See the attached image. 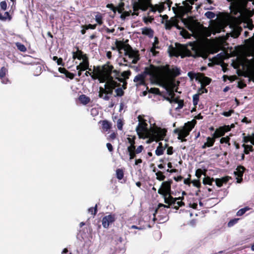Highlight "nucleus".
<instances>
[{
	"mask_svg": "<svg viewBox=\"0 0 254 254\" xmlns=\"http://www.w3.org/2000/svg\"><path fill=\"white\" fill-rule=\"evenodd\" d=\"M191 49L189 50L186 46L179 44V46L177 48L170 46L169 48V53L171 57H179L182 58L185 57H192L193 58L202 57L206 59L208 56V53L207 51L202 48H201L195 44H190Z\"/></svg>",
	"mask_w": 254,
	"mask_h": 254,
	"instance_id": "obj_1",
	"label": "nucleus"
},
{
	"mask_svg": "<svg viewBox=\"0 0 254 254\" xmlns=\"http://www.w3.org/2000/svg\"><path fill=\"white\" fill-rule=\"evenodd\" d=\"M145 73L153 77L158 74L162 78L174 85L175 78L181 74V70L176 66L171 69L169 64L161 66L150 64L149 67H145Z\"/></svg>",
	"mask_w": 254,
	"mask_h": 254,
	"instance_id": "obj_2",
	"label": "nucleus"
},
{
	"mask_svg": "<svg viewBox=\"0 0 254 254\" xmlns=\"http://www.w3.org/2000/svg\"><path fill=\"white\" fill-rule=\"evenodd\" d=\"M119 73L120 70L115 69L111 63L108 61L106 63L105 67L104 68L103 74L100 83L107 81L114 89L116 87L119 88L121 85L115 80H117L116 77H117Z\"/></svg>",
	"mask_w": 254,
	"mask_h": 254,
	"instance_id": "obj_3",
	"label": "nucleus"
},
{
	"mask_svg": "<svg viewBox=\"0 0 254 254\" xmlns=\"http://www.w3.org/2000/svg\"><path fill=\"white\" fill-rule=\"evenodd\" d=\"M128 41V40L126 41V44L123 50L125 51V55L126 56H127L129 59L132 60L131 62H129V63L133 64H136L140 60L139 51L133 50L132 48L127 43ZM123 59L124 62L128 63L125 58H124Z\"/></svg>",
	"mask_w": 254,
	"mask_h": 254,
	"instance_id": "obj_4",
	"label": "nucleus"
},
{
	"mask_svg": "<svg viewBox=\"0 0 254 254\" xmlns=\"http://www.w3.org/2000/svg\"><path fill=\"white\" fill-rule=\"evenodd\" d=\"M135 139L136 137L133 136L131 137H127V140L130 145L127 148V151L129 154V159L131 160L136 157V155L141 153L144 149L143 145H141L138 146L136 148L135 147Z\"/></svg>",
	"mask_w": 254,
	"mask_h": 254,
	"instance_id": "obj_5",
	"label": "nucleus"
},
{
	"mask_svg": "<svg viewBox=\"0 0 254 254\" xmlns=\"http://www.w3.org/2000/svg\"><path fill=\"white\" fill-rule=\"evenodd\" d=\"M164 198V202L168 205L159 203L158 205V207L155 209V212L153 213V221H155L157 219L156 218V215L163 210L164 208H172V206L176 204V201H177V199L175 197H173L171 195V193H169L168 195H162Z\"/></svg>",
	"mask_w": 254,
	"mask_h": 254,
	"instance_id": "obj_6",
	"label": "nucleus"
},
{
	"mask_svg": "<svg viewBox=\"0 0 254 254\" xmlns=\"http://www.w3.org/2000/svg\"><path fill=\"white\" fill-rule=\"evenodd\" d=\"M164 198V202L168 205L159 203L158 205V207L155 209V212L153 213V221H155L157 219L156 218V215L163 210L164 208H172V206L176 204V201H177V199L175 197H173L171 195V193H169L168 195H162Z\"/></svg>",
	"mask_w": 254,
	"mask_h": 254,
	"instance_id": "obj_7",
	"label": "nucleus"
},
{
	"mask_svg": "<svg viewBox=\"0 0 254 254\" xmlns=\"http://www.w3.org/2000/svg\"><path fill=\"white\" fill-rule=\"evenodd\" d=\"M150 132L152 134V137L150 139V141H148V143L155 140L156 141L163 140L166 135L167 130L166 128H162L160 127L155 126L150 128Z\"/></svg>",
	"mask_w": 254,
	"mask_h": 254,
	"instance_id": "obj_8",
	"label": "nucleus"
},
{
	"mask_svg": "<svg viewBox=\"0 0 254 254\" xmlns=\"http://www.w3.org/2000/svg\"><path fill=\"white\" fill-rule=\"evenodd\" d=\"M196 121L194 120L185 123L184 126L181 127L180 134H179L178 139L181 140L182 142L186 141L187 139L185 138L190 134V132L194 127Z\"/></svg>",
	"mask_w": 254,
	"mask_h": 254,
	"instance_id": "obj_9",
	"label": "nucleus"
},
{
	"mask_svg": "<svg viewBox=\"0 0 254 254\" xmlns=\"http://www.w3.org/2000/svg\"><path fill=\"white\" fill-rule=\"evenodd\" d=\"M150 6H152L151 0H138L137 1H135L133 3V12L132 15L137 16L139 14L138 11L139 9L144 11L147 10Z\"/></svg>",
	"mask_w": 254,
	"mask_h": 254,
	"instance_id": "obj_10",
	"label": "nucleus"
},
{
	"mask_svg": "<svg viewBox=\"0 0 254 254\" xmlns=\"http://www.w3.org/2000/svg\"><path fill=\"white\" fill-rule=\"evenodd\" d=\"M106 66V64L102 65V66H94L93 72H91L89 71H86L84 75L86 76H91L92 79L93 80L98 79L100 82L101 78H102L104 68Z\"/></svg>",
	"mask_w": 254,
	"mask_h": 254,
	"instance_id": "obj_11",
	"label": "nucleus"
},
{
	"mask_svg": "<svg viewBox=\"0 0 254 254\" xmlns=\"http://www.w3.org/2000/svg\"><path fill=\"white\" fill-rule=\"evenodd\" d=\"M172 184L173 181L171 179L163 182L160 188L158 190V193L162 195H168V194L171 193V185Z\"/></svg>",
	"mask_w": 254,
	"mask_h": 254,
	"instance_id": "obj_12",
	"label": "nucleus"
},
{
	"mask_svg": "<svg viewBox=\"0 0 254 254\" xmlns=\"http://www.w3.org/2000/svg\"><path fill=\"white\" fill-rule=\"evenodd\" d=\"M186 27L192 33L197 31L200 27V23L193 18H189L185 22Z\"/></svg>",
	"mask_w": 254,
	"mask_h": 254,
	"instance_id": "obj_13",
	"label": "nucleus"
},
{
	"mask_svg": "<svg viewBox=\"0 0 254 254\" xmlns=\"http://www.w3.org/2000/svg\"><path fill=\"white\" fill-rule=\"evenodd\" d=\"M246 6L243 5L242 2L239 0H234L231 2V11L234 14L236 15L238 13H242L244 8Z\"/></svg>",
	"mask_w": 254,
	"mask_h": 254,
	"instance_id": "obj_14",
	"label": "nucleus"
},
{
	"mask_svg": "<svg viewBox=\"0 0 254 254\" xmlns=\"http://www.w3.org/2000/svg\"><path fill=\"white\" fill-rule=\"evenodd\" d=\"M139 123L138 126L136 127V130L138 134L143 132L147 131V124L146 123V120L142 119L140 115L138 117Z\"/></svg>",
	"mask_w": 254,
	"mask_h": 254,
	"instance_id": "obj_15",
	"label": "nucleus"
},
{
	"mask_svg": "<svg viewBox=\"0 0 254 254\" xmlns=\"http://www.w3.org/2000/svg\"><path fill=\"white\" fill-rule=\"evenodd\" d=\"M246 168L242 165L237 166L236 171L234 172V175L236 176L237 183L240 184L243 182V176Z\"/></svg>",
	"mask_w": 254,
	"mask_h": 254,
	"instance_id": "obj_16",
	"label": "nucleus"
},
{
	"mask_svg": "<svg viewBox=\"0 0 254 254\" xmlns=\"http://www.w3.org/2000/svg\"><path fill=\"white\" fill-rule=\"evenodd\" d=\"M115 221V215L114 214H110L104 216L102 219V225L104 228H108L110 224H112Z\"/></svg>",
	"mask_w": 254,
	"mask_h": 254,
	"instance_id": "obj_17",
	"label": "nucleus"
},
{
	"mask_svg": "<svg viewBox=\"0 0 254 254\" xmlns=\"http://www.w3.org/2000/svg\"><path fill=\"white\" fill-rule=\"evenodd\" d=\"M131 74L130 70L124 71L121 72L120 71L119 75L116 77V79L119 82H123L124 80H127L129 78Z\"/></svg>",
	"mask_w": 254,
	"mask_h": 254,
	"instance_id": "obj_18",
	"label": "nucleus"
},
{
	"mask_svg": "<svg viewBox=\"0 0 254 254\" xmlns=\"http://www.w3.org/2000/svg\"><path fill=\"white\" fill-rule=\"evenodd\" d=\"M82 62L80 63L79 65L76 66V69L85 71L89 69V62L88 58L87 56H85Z\"/></svg>",
	"mask_w": 254,
	"mask_h": 254,
	"instance_id": "obj_19",
	"label": "nucleus"
},
{
	"mask_svg": "<svg viewBox=\"0 0 254 254\" xmlns=\"http://www.w3.org/2000/svg\"><path fill=\"white\" fill-rule=\"evenodd\" d=\"M146 75L147 74L145 73V71L143 73L137 75L134 78V82L137 83V85H146V84L145 80Z\"/></svg>",
	"mask_w": 254,
	"mask_h": 254,
	"instance_id": "obj_20",
	"label": "nucleus"
},
{
	"mask_svg": "<svg viewBox=\"0 0 254 254\" xmlns=\"http://www.w3.org/2000/svg\"><path fill=\"white\" fill-rule=\"evenodd\" d=\"M7 72L8 70L5 66H2L0 68V79H1L2 82L4 84H6L9 82L8 79L5 77V75Z\"/></svg>",
	"mask_w": 254,
	"mask_h": 254,
	"instance_id": "obj_21",
	"label": "nucleus"
},
{
	"mask_svg": "<svg viewBox=\"0 0 254 254\" xmlns=\"http://www.w3.org/2000/svg\"><path fill=\"white\" fill-rule=\"evenodd\" d=\"M77 51L76 52H72V58L75 60L77 59L78 60L84 59V57L87 56L86 54H83V52L79 49L78 47H76Z\"/></svg>",
	"mask_w": 254,
	"mask_h": 254,
	"instance_id": "obj_22",
	"label": "nucleus"
},
{
	"mask_svg": "<svg viewBox=\"0 0 254 254\" xmlns=\"http://www.w3.org/2000/svg\"><path fill=\"white\" fill-rule=\"evenodd\" d=\"M125 44L126 41L124 42L116 40L115 42L116 46H112L111 49L113 51L118 50L120 53L121 50H124Z\"/></svg>",
	"mask_w": 254,
	"mask_h": 254,
	"instance_id": "obj_23",
	"label": "nucleus"
},
{
	"mask_svg": "<svg viewBox=\"0 0 254 254\" xmlns=\"http://www.w3.org/2000/svg\"><path fill=\"white\" fill-rule=\"evenodd\" d=\"M199 75L201 78V86L205 87L206 85H208L210 83L211 81V78L204 76V74L202 73H199Z\"/></svg>",
	"mask_w": 254,
	"mask_h": 254,
	"instance_id": "obj_24",
	"label": "nucleus"
},
{
	"mask_svg": "<svg viewBox=\"0 0 254 254\" xmlns=\"http://www.w3.org/2000/svg\"><path fill=\"white\" fill-rule=\"evenodd\" d=\"M168 144H166L165 146H163L162 142H159L156 150H155V154L157 156H160L164 153V150L167 147Z\"/></svg>",
	"mask_w": 254,
	"mask_h": 254,
	"instance_id": "obj_25",
	"label": "nucleus"
},
{
	"mask_svg": "<svg viewBox=\"0 0 254 254\" xmlns=\"http://www.w3.org/2000/svg\"><path fill=\"white\" fill-rule=\"evenodd\" d=\"M142 34L148 36L149 38H152L154 34V31L150 28L144 27L142 29Z\"/></svg>",
	"mask_w": 254,
	"mask_h": 254,
	"instance_id": "obj_26",
	"label": "nucleus"
},
{
	"mask_svg": "<svg viewBox=\"0 0 254 254\" xmlns=\"http://www.w3.org/2000/svg\"><path fill=\"white\" fill-rule=\"evenodd\" d=\"M224 134L225 133L224 132L223 129L222 127H220L216 129L214 133L212 134V136L215 139H216L220 137L223 136V135H224Z\"/></svg>",
	"mask_w": 254,
	"mask_h": 254,
	"instance_id": "obj_27",
	"label": "nucleus"
},
{
	"mask_svg": "<svg viewBox=\"0 0 254 254\" xmlns=\"http://www.w3.org/2000/svg\"><path fill=\"white\" fill-rule=\"evenodd\" d=\"M100 123H101L102 128L105 131H108L112 127L111 124L107 120L101 121Z\"/></svg>",
	"mask_w": 254,
	"mask_h": 254,
	"instance_id": "obj_28",
	"label": "nucleus"
},
{
	"mask_svg": "<svg viewBox=\"0 0 254 254\" xmlns=\"http://www.w3.org/2000/svg\"><path fill=\"white\" fill-rule=\"evenodd\" d=\"M79 101L83 105H86L90 102V99L84 94H82L78 98Z\"/></svg>",
	"mask_w": 254,
	"mask_h": 254,
	"instance_id": "obj_29",
	"label": "nucleus"
},
{
	"mask_svg": "<svg viewBox=\"0 0 254 254\" xmlns=\"http://www.w3.org/2000/svg\"><path fill=\"white\" fill-rule=\"evenodd\" d=\"M12 19V16L10 14L9 12H5L4 14L2 15V13L0 12V20L1 21H6L8 20V21H10Z\"/></svg>",
	"mask_w": 254,
	"mask_h": 254,
	"instance_id": "obj_30",
	"label": "nucleus"
},
{
	"mask_svg": "<svg viewBox=\"0 0 254 254\" xmlns=\"http://www.w3.org/2000/svg\"><path fill=\"white\" fill-rule=\"evenodd\" d=\"M105 89H106V94H112L113 90L114 88L109 84L107 81H106V83L104 85Z\"/></svg>",
	"mask_w": 254,
	"mask_h": 254,
	"instance_id": "obj_31",
	"label": "nucleus"
},
{
	"mask_svg": "<svg viewBox=\"0 0 254 254\" xmlns=\"http://www.w3.org/2000/svg\"><path fill=\"white\" fill-rule=\"evenodd\" d=\"M214 181L213 178H210V177L206 176L203 179V184L204 185H212V183Z\"/></svg>",
	"mask_w": 254,
	"mask_h": 254,
	"instance_id": "obj_32",
	"label": "nucleus"
},
{
	"mask_svg": "<svg viewBox=\"0 0 254 254\" xmlns=\"http://www.w3.org/2000/svg\"><path fill=\"white\" fill-rule=\"evenodd\" d=\"M156 179L159 181H164L166 178L163 173L161 171H158L156 173Z\"/></svg>",
	"mask_w": 254,
	"mask_h": 254,
	"instance_id": "obj_33",
	"label": "nucleus"
},
{
	"mask_svg": "<svg viewBox=\"0 0 254 254\" xmlns=\"http://www.w3.org/2000/svg\"><path fill=\"white\" fill-rule=\"evenodd\" d=\"M215 139H215L213 136L212 137H207V142H206L205 143L206 144H207L208 147H211L214 145V143L215 141Z\"/></svg>",
	"mask_w": 254,
	"mask_h": 254,
	"instance_id": "obj_34",
	"label": "nucleus"
},
{
	"mask_svg": "<svg viewBox=\"0 0 254 254\" xmlns=\"http://www.w3.org/2000/svg\"><path fill=\"white\" fill-rule=\"evenodd\" d=\"M115 91L116 94L114 96L115 97H122L124 96L125 94V92L124 91L123 89L120 87L116 89Z\"/></svg>",
	"mask_w": 254,
	"mask_h": 254,
	"instance_id": "obj_35",
	"label": "nucleus"
},
{
	"mask_svg": "<svg viewBox=\"0 0 254 254\" xmlns=\"http://www.w3.org/2000/svg\"><path fill=\"white\" fill-rule=\"evenodd\" d=\"M116 176L119 180H122L124 176L123 170L121 169H117L116 170Z\"/></svg>",
	"mask_w": 254,
	"mask_h": 254,
	"instance_id": "obj_36",
	"label": "nucleus"
},
{
	"mask_svg": "<svg viewBox=\"0 0 254 254\" xmlns=\"http://www.w3.org/2000/svg\"><path fill=\"white\" fill-rule=\"evenodd\" d=\"M175 26V21H171L170 20H167L165 23V28L167 30H170L172 27Z\"/></svg>",
	"mask_w": 254,
	"mask_h": 254,
	"instance_id": "obj_37",
	"label": "nucleus"
},
{
	"mask_svg": "<svg viewBox=\"0 0 254 254\" xmlns=\"http://www.w3.org/2000/svg\"><path fill=\"white\" fill-rule=\"evenodd\" d=\"M185 205V203L182 201H176V204L172 206V208L176 210H178L180 207Z\"/></svg>",
	"mask_w": 254,
	"mask_h": 254,
	"instance_id": "obj_38",
	"label": "nucleus"
},
{
	"mask_svg": "<svg viewBox=\"0 0 254 254\" xmlns=\"http://www.w3.org/2000/svg\"><path fill=\"white\" fill-rule=\"evenodd\" d=\"M230 138L229 137V136H227L226 137H222L220 139V142L221 144L225 143L226 144H228V145H230Z\"/></svg>",
	"mask_w": 254,
	"mask_h": 254,
	"instance_id": "obj_39",
	"label": "nucleus"
},
{
	"mask_svg": "<svg viewBox=\"0 0 254 254\" xmlns=\"http://www.w3.org/2000/svg\"><path fill=\"white\" fill-rule=\"evenodd\" d=\"M16 46L17 49L21 52H24L26 51V48L25 46L20 43H16Z\"/></svg>",
	"mask_w": 254,
	"mask_h": 254,
	"instance_id": "obj_40",
	"label": "nucleus"
},
{
	"mask_svg": "<svg viewBox=\"0 0 254 254\" xmlns=\"http://www.w3.org/2000/svg\"><path fill=\"white\" fill-rule=\"evenodd\" d=\"M131 13V10L126 11L124 12L123 11V12L121 13L120 17L122 20H124L127 17L129 16L130 15Z\"/></svg>",
	"mask_w": 254,
	"mask_h": 254,
	"instance_id": "obj_41",
	"label": "nucleus"
},
{
	"mask_svg": "<svg viewBox=\"0 0 254 254\" xmlns=\"http://www.w3.org/2000/svg\"><path fill=\"white\" fill-rule=\"evenodd\" d=\"M199 95L198 93L193 95L192 101L194 106H196V105L198 104V102L199 101Z\"/></svg>",
	"mask_w": 254,
	"mask_h": 254,
	"instance_id": "obj_42",
	"label": "nucleus"
},
{
	"mask_svg": "<svg viewBox=\"0 0 254 254\" xmlns=\"http://www.w3.org/2000/svg\"><path fill=\"white\" fill-rule=\"evenodd\" d=\"M95 20L99 25L103 24V17L101 14H97L95 16Z\"/></svg>",
	"mask_w": 254,
	"mask_h": 254,
	"instance_id": "obj_43",
	"label": "nucleus"
},
{
	"mask_svg": "<svg viewBox=\"0 0 254 254\" xmlns=\"http://www.w3.org/2000/svg\"><path fill=\"white\" fill-rule=\"evenodd\" d=\"M250 209V208L248 207H246L245 208H242V209H240L238 211V212H237V216H242L243 215V214H244L245 213V212L247 211V210H249Z\"/></svg>",
	"mask_w": 254,
	"mask_h": 254,
	"instance_id": "obj_44",
	"label": "nucleus"
},
{
	"mask_svg": "<svg viewBox=\"0 0 254 254\" xmlns=\"http://www.w3.org/2000/svg\"><path fill=\"white\" fill-rule=\"evenodd\" d=\"M88 212L95 216L97 213V204L94 207H90L88 209Z\"/></svg>",
	"mask_w": 254,
	"mask_h": 254,
	"instance_id": "obj_45",
	"label": "nucleus"
},
{
	"mask_svg": "<svg viewBox=\"0 0 254 254\" xmlns=\"http://www.w3.org/2000/svg\"><path fill=\"white\" fill-rule=\"evenodd\" d=\"M124 5L125 4L124 2H121L120 3L118 7H116L117 8L116 11H117L119 13H122L124 10Z\"/></svg>",
	"mask_w": 254,
	"mask_h": 254,
	"instance_id": "obj_46",
	"label": "nucleus"
},
{
	"mask_svg": "<svg viewBox=\"0 0 254 254\" xmlns=\"http://www.w3.org/2000/svg\"><path fill=\"white\" fill-rule=\"evenodd\" d=\"M205 16L209 19H213L215 17V14L212 11H207L205 13Z\"/></svg>",
	"mask_w": 254,
	"mask_h": 254,
	"instance_id": "obj_47",
	"label": "nucleus"
},
{
	"mask_svg": "<svg viewBox=\"0 0 254 254\" xmlns=\"http://www.w3.org/2000/svg\"><path fill=\"white\" fill-rule=\"evenodd\" d=\"M242 147L244 148V152L246 154H249V152L247 151V149H250L252 150V146L251 145H247L245 143L242 145Z\"/></svg>",
	"mask_w": 254,
	"mask_h": 254,
	"instance_id": "obj_48",
	"label": "nucleus"
},
{
	"mask_svg": "<svg viewBox=\"0 0 254 254\" xmlns=\"http://www.w3.org/2000/svg\"><path fill=\"white\" fill-rule=\"evenodd\" d=\"M243 142L245 143H248V142L250 141L251 142L252 140V136H245V133H243Z\"/></svg>",
	"mask_w": 254,
	"mask_h": 254,
	"instance_id": "obj_49",
	"label": "nucleus"
},
{
	"mask_svg": "<svg viewBox=\"0 0 254 254\" xmlns=\"http://www.w3.org/2000/svg\"><path fill=\"white\" fill-rule=\"evenodd\" d=\"M97 25L96 24H89L88 25H82V27L85 28V29H95L96 28Z\"/></svg>",
	"mask_w": 254,
	"mask_h": 254,
	"instance_id": "obj_50",
	"label": "nucleus"
},
{
	"mask_svg": "<svg viewBox=\"0 0 254 254\" xmlns=\"http://www.w3.org/2000/svg\"><path fill=\"white\" fill-rule=\"evenodd\" d=\"M147 227H149V226L148 224H146V225H143V226H140L132 225L130 228V229H138V230H143V229H145Z\"/></svg>",
	"mask_w": 254,
	"mask_h": 254,
	"instance_id": "obj_51",
	"label": "nucleus"
},
{
	"mask_svg": "<svg viewBox=\"0 0 254 254\" xmlns=\"http://www.w3.org/2000/svg\"><path fill=\"white\" fill-rule=\"evenodd\" d=\"M154 20V18L151 16L144 17L143 18V21L145 24H147L148 22L151 23Z\"/></svg>",
	"mask_w": 254,
	"mask_h": 254,
	"instance_id": "obj_52",
	"label": "nucleus"
},
{
	"mask_svg": "<svg viewBox=\"0 0 254 254\" xmlns=\"http://www.w3.org/2000/svg\"><path fill=\"white\" fill-rule=\"evenodd\" d=\"M207 92H208V90L206 88H205V87L201 86V87L199 89H198V90L197 91V93L199 95H200L203 93H207Z\"/></svg>",
	"mask_w": 254,
	"mask_h": 254,
	"instance_id": "obj_53",
	"label": "nucleus"
},
{
	"mask_svg": "<svg viewBox=\"0 0 254 254\" xmlns=\"http://www.w3.org/2000/svg\"><path fill=\"white\" fill-rule=\"evenodd\" d=\"M156 49H159V47H152L150 49V52L152 53L153 56H156L159 54V52L156 51Z\"/></svg>",
	"mask_w": 254,
	"mask_h": 254,
	"instance_id": "obj_54",
	"label": "nucleus"
},
{
	"mask_svg": "<svg viewBox=\"0 0 254 254\" xmlns=\"http://www.w3.org/2000/svg\"><path fill=\"white\" fill-rule=\"evenodd\" d=\"M7 8V3L5 1H1L0 3V9L5 10Z\"/></svg>",
	"mask_w": 254,
	"mask_h": 254,
	"instance_id": "obj_55",
	"label": "nucleus"
},
{
	"mask_svg": "<svg viewBox=\"0 0 254 254\" xmlns=\"http://www.w3.org/2000/svg\"><path fill=\"white\" fill-rule=\"evenodd\" d=\"M123 125H124V123H123V121L121 119H119L117 121V124L118 128L119 130H122L123 129Z\"/></svg>",
	"mask_w": 254,
	"mask_h": 254,
	"instance_id": "obj_56",
	"label": "nucleus"
},
{
	"mask_svg": "<svg viewBox=\"0 0 254 254\" xmlns=\"http://www.w3.org/2000/svg\"><path fill=\"white\" fill-rule=\"evenodd\" d=\"M192 183L194 186L196 187L197 188H200L201 187V183L199 179H198L197 180H194L192 181Z\"/></svg>",
	"mask_w": 254,
	"mask_h": 254,
	"instance_id": "obj_57",
	"label": "nucleus"
},
{
	"mask_svg": "<svg viewBox=\"0 0 254 254\" xmlns=\"http://www.w3.org/2000/svg\"><path fill=\"white\" fill-rule=\"evenodd\" d=\"M239 220L238 218H235L231 220L228 223V226L230 227L236 224Z\"/></svg>",
	"mask_w": 254,
	"mask_h": 254,
	"instance_id": "obj_58",
	"label": "nucleus"
},
{
	"mask_svg": "<svg viewBox=\"0 0 254 254\" xmlns=\"http://www.w3.org/2000/svg\"><path fill=\"white\" fill-rule=\"evenodd\" d=\"M104 94H103V93L99 92L98 96L99 98H102L103 99H104L105 101L109 100L110 97L108 95H107V94H106L105 95H104Z\"/></svg>",
	"mask_w": 254,
	"mask_h": 254,
	"instance_id": "obj_59",
	"label": "nucleus"
},
{
	"mask_svg": "<svg viewBox=\"0 0 254 254\" xmlns=\"http://www.w3.org/2000/svg\"><path fill=\"white\" fill-rule=\"evenodd\" d=\"M234 112V110H230L229 111L227 112H224L222 113V115L224 116L225 117H230L231 116V115Z\"/></svg>",
	"mask_w": 254,
	"mask_h": 254,
	"instance_id": "obj_60",
	"label": "nucleus"
},
{
	"mask_svg": "<svg viewBox=\"0 0 254 254\" xmlns=\"http://www.w3.org/2000/svg\"><path fill=\"white\" fill-rule=\"evenodd\" d=\"M238 87L240 89H243L247 86V84L242 81H240L238 82Z\"/></svg>",
	"mask_w": 254,
	"mask_h": 254,
	"instance_id": "obj_61",
	"label": "nucleus"
},
{
	"mask_svg": "<svg viewBox=\"0 0 254 254\" xmlns=\"http://www.w3.org/2000/svg\"><path fill=\"white\" fill-rule=\"evenodd\" d=\"M202 175V170L201 169H198L195 172V176L199 179Z\"/></svg>",
	"mask_w": 254,
	"mask_h": 254,
	"instance_id": "obj_62",
	"label": "nucleus"
},
{
	"mask_svg": "<svg viewBox=\"0 0 254 254\" xmlns=\"http://www.w3.org/2000/svg\"><path fill=\"white\" fill-rule=\"evenodd\" d=\"M65 75L67 78H69L70 79H73L74 77V74L69 72V71H67Z\"/></svg>",
	"mask_w": 254,
	"mask_h": 254,
	"instance_id": "obj_63",
	"label": "nucleus"
},
{
	"mask_svg": "<svg viewBox=\"0 0 254 254\" xmlns=\"http://www.w3.org/2000/svg\"><path fill=\"white\" fill-rule=\"evenodd\" d=\"M149 92L152 93L158 94L160 92V90L157 88H151Z\"/></svg>",
	"mask_w": 254,
	"mask_h": 254,
	"instance_id": "obj_64",
	"label": "nucleus"
}]
</instances>
